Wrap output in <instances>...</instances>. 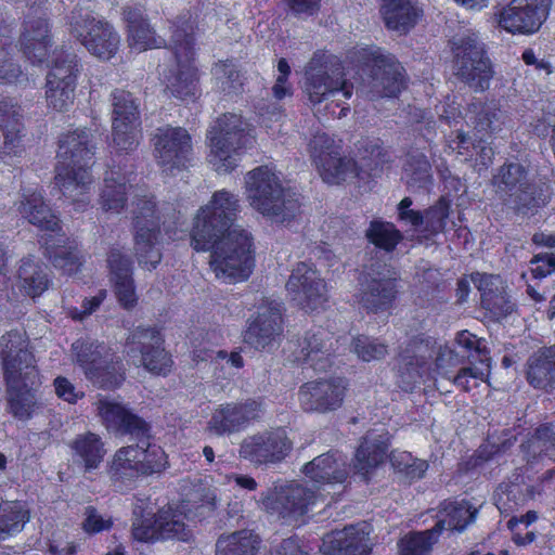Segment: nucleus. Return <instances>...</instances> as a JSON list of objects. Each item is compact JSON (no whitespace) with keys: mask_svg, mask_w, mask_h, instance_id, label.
Returning <instances> with one entry per match:
<instances>
[{"mask_svg":"<svg viewBox=\"0 0 555 555\" xmlns=\"http://www.w3.org/2000/svg\"><path fill=\"white\" fill-rule=\"evenodd\" d=\"M302 473L319 486L343 483L348 476L345 461L333 452L321 454L305 464Z\"/></svg>","mask_w":555,"mask_h":555,"instance_id":"31","label":"nucleus"},{"mask_svg":"<svg viewBox=\"0 0 555 555\" xmlns=\"http://www.w3.org/2000/svg\"><path fill=\"white\" fill-rule=\"evenodd\" d=\"M11 24L7 22L0 11V82L13 83L23 78V73L17 64L9 56L8 48L11 47Z\"/></svg>","mask_w":555,"mask_h":555,"instance_id":"50","label":"nucleus"},{"mask_svg":"<svg viewBox=\"0 0 555 555\" xmlns=\"http://www.w3.org/2000/svg\"><path fill=\"white\" fill-rule=\"evenodd\" d=\"M358 150V168L362 178L369 176L383 163V151L378 140L365 139L359 141L357 144Z\"/></svg>","mask_w":555,"mask_h":555,"instance_id":"58","label":"nucleus"},{"mask_svg":"<svg viewBox=\"0 0 555 555\" xmlns=\"http://www.w3.org/2000/svg\"><path fill=\"white\" fill-rule=\"evenodd\" d=\"M527 379L531 386L550 391L555 386V345L534 352L527 362Z\"/></svg>","mask_w":555,"mask_h":555,"instance_id":"34","label":"nucleus"},{"mask_svg":"<svg viewBox=\"0 0 555 555\" xmlns=\"http://www.w3.org/2000/svg\"><path fill=\"white\" fill-rule=\"evenodd\" d=\"M154 156L164 171L185 169L193 158L192 138L182 127L164 126L153 135Z\"/></svg>","mask_w":555,"mask_h":555,"instance_id":"17","label":"nucleus"},{"mask_svg":"<svg viewBox=\"0 0 555 555\" xmlns=\"http://www.w3.org/2000/svg\"><path fill=\"white\" fill-rule=\"evenodd\" d=\"M299 349L298 360L309 362L318 372L326 371L334 351L333 335L322 327L310 330L299 341Z\"/></svg>","mask_w":555,"mask_h":555,"instance_id":"28","label":"nucleus"},{"mask_svg":"<svg viewBox=\"0 0 555 555\" xmlns=\"http://www.w3.org/2000/svg\"><path fill=\"white\" fill-rule=\"evenodd\" d=\"M240 208L237 195L227 190L215 192L208 204L201 207L194 218L191 231L192 247L204 248L221 233L241 228L234 224Z\"/></svg>","mask_w":555,"mask_h":555,"instance_id":"9","label":"nucleus"},{"mask_svg":"<svg viewBox=\"0 0 555 555\" xmlns=\"http://www.w3.org/2000/svg\"><path fill=\"white\" fill-rule=\"evenodd\" d=\"M75 86L47 80L46 99L48 106L56 112L68 111L75 100Z\"/></svg>","mask_w":555,"mask_h":555,"instance_id":"60","label":"nucleus"},{"mask_svg":"<svg viewBox=\"0 0 555 555\" xmlns=\"http://www.w3.org/2000/svg\"><path fill=\"white\" fill-rule=\"evenodd\" d=\"M211 241L209 246L193 248L210 250L209 267L215 276L229 284L247 280L255 266L250 234L243 228H233Z\"/></svg>","mask_w":555,"mask_h":555,"instance_id":"5","label":"nucleus"},{"mask_svg":"<svg viewBox=\"0 0 555 555\" xmlns=\"http://www.w3.org/2000/svg\"><path fill=\"white\" fill-rule=\"evenodd\" d=\"M208 139L209 163L219 173L232 171L237 166L241 152L251 143L248 124L236 114H225L219 118Z\"/></svg>","mask_w":555,"mask_h":555,"instance_id":"10","label":"nucleus"},{"mask_svg":"<svg viewBox=\"0 0 555 555\" xmlns=\"http://www.w3.org/2000/svg\"><path fill=\"white\" fill-rule=\"evenodd\" d=\"M94 154L95 144L90 130L76 129L59 140L55 184L80 209L88 204L85 196L92 184L90 167Z\"/></svg>","mask_w":555,"mask_h":555,"instance_id":"2","label":"nucleus"},{"mask_svg":"<svg viewBox=\"0 0 555 555\" xmlns=\"http://www.w3.org/2000/svg\"><path fill=\"white\" fill-rule=\"evenodd\" d=\"M29 520V511L20 502L0 505V540L21 532Z\"/></svg>","mask_w":555,"mask_h":555,"instance_id":"51","label":"nucleus"},{"mask_svg":"<svg viewBox=\"0 0 555 555\" xmlns=\"http://www.w3.org/2000/svg\"><path fill=\"white\" fill-rule=\"evenodd\" d=\"M552 0H512L500 13V26L512 34L530 35L547 18Z\"/></svg>","mask_w":555,"mask_h":555,"instance_id":"18","label":"nucleus"},{"mask_svg":"<svg viewBox=\"0 0 555 555\" xmlns=\"http://www.w3.org/2000/svg\"><path fill=\"white\" fill-rule=\"evenodd\" d=\"M403 67L391 56L378 55L370 70L372 96H396L404 88Z\"/></svg>","mask_w":555,"mask_h":555,"instance_id":"25","label":"nucleus"},{"mask_svg":"<svg viewBox=\"0 0 555 555\" xmlns=\"http://www.w3.org/2000/svg\"><path fill=\"white\" fill-rule=\"evenodd\" d=\"M70 34L94 56L112 59L120 46V37L114 27L98 20L90 12L76 9L69 16Z\"/></svg>","mask_w":555,"mask_h":555,"instance_id":"12","label":"nucleus"},{"mask_svg":"<svg viewBox=\"0 0 555 555\" xmlns=\"http://www.w3.org/2000/svg\"><path fill=\"white\" fill-rule=\"evenodd\" d=\"M353 350L363 361L380 360L388 353L387 346L376 338L359 336L353 340Z\"/></svg>","mask_w":555,"mask_h":555,"instance_id":"64","label":"nucleus"},{"mask_svg":"<svg viewBox=\"0 0 555 555\" xmlns=\"http://www.w3.org/2000/svg\"><path fill=\"white\" fill-rule=\"evenodd\" d=\"M134 253L140 266L147 270L155 269L162 260L160 224L172 220L173 209H157L152 198H140L133 210Z\"/></svg>","mask_w":555,"mask_h":555,"instance_id":"7","label":"nucleus"},{"mask_svg":"<svg viewBox=\"0 0 555 555\" xmlns=\"http://www.w3.org/2000/svg\"><path fill=\"white\" fill-rule=\"evenodd\" d=\"M245 186L250 207L273 222L291 221L300 211L296 194L285 189L280 177L268 166L247 172Z\"/></svg>","mask_w":555,"mask_h":555,"instance_id":"3","label":"nucleus"},{"mask_svg":"<svg viewBox=\"0 0 555 555\" xmlns=\"http://www.w3.org/2000/svg\"><path fill=\"white\" fill-rule=\"evenodd\" d=\"M380 13L388 29L406 34L416 25L423 10L412 0H383Z\"/></svg>","mask_w":555,"mask_h":555,"instance_id":"33","label":"nucleus"},{"mask_svg":"<svg viewBox=\"0 0 555 555\" xmlns=\"http://www.w3.org/2000/svg\"><path fill=\"white\" fill-rule=\"evenodd\" d=\"M430 338L414 340L411 349L401 356L398 365V386L404 391H411L420 384L428 359L433 357L429 350Z\"/></svg>","mask_w":555,"mask_h":555,"instance_id":"27","label":"nucleus"},{"mask_svg":"<svg viewBox=\"0 0 555 555\" xmlns=\"http://www.w3.org/2000/svg\"><path fill=\"white\" fill-rule=\"evenodd\" d=\"M498 508L504 513H512L526 502V495L518 485H501L494 494Z\"/></svg>","mask_w":555,"mask_h":555,"instance_id":"63","label":"nucleus"},{"mask_svg":"<svg viewBox=\"0 0 555 555\" xmlns=\"http://www.w3.org/2000/svg\"><path fill=\"white\" fill-rule=\"evenodd\" d=\"M259 543L258 535L249 530H241L221 535L217 540L216 550L224 555H256Z\"/></svg>","mask_w":555,"mask_h":555,"instance_id":"48","label":"nucleus"},{"mask_svg":"<svg viewBox=\"0 0 555 555\" xmlns=\"http://www.w3.org/2000/svg\"><path fill=\"white\" fill-rule=\"evenodd\" d=\"M439 533L435 528L412 532L400 539L398 543L400 555H430Z\"/></svg>","mask_w":555,"mask_h":555,"instance_id":"55","label":"nucleus"},{"mask_svg":"<svg viewBox=\"0 0 555 555\" xmlns=\"http://www.w3.org/2000/svg\"><path fill=\"white\" fill-rule=\"evenodd\" d=\"M216 87L223 92H236L241 86V74L233 61H219L211 68Z\"/></svg>","mask_w":555,"mask_h":555,"instance_id":"59","label":"nucleus"},{"mask_svg":"<svg viewBox=\"0 0 555 555\" xmlns=\"http://www.w3.org/2000/svg\"><path fill=\"white\" fill-rule=\"evenodd\" d=\"M451 42L454 75L475 92L486 91L493 69L479 36L467 29L455 35Z\"/></svg>","mask_w":555,"mask_h":555,"instance_id":"8","label":"nucleus"},{"mask_svg":"<svg viewBox=\"0 0 555 555\" xmlns=\"http://www.w3.org/2000/svg\"><path fill=\"white\" fill-rule=\"evenodd\" d=\"M321 178L328 184H339L341 182L362 178L359 172L358 163L350 157L341 156L338 152L335 157H330L317 168Z\"/></svg>","mask_w":555,"mask_h":555,"instance_id":"44","label":"nucleus"},{"mask_svg":"<svg viewBox=\"0 0 555 555\" xmlns=\"http://www.w3.org/2000/svg\"><path fill=\"white\" fill-rule=\"evenodd\" d=\"M22 118L21 107L13 99L0 100V127L4 137L2 153L5 155H18L23 151L24 125Z\"/></svg>","mask_w":555,"mask_h":555,"instance_id":"32","label":"nucleus"},{"mask_svg":"<svg viewBox=\"0 0 555 555\" xmlns=\"http://www.w3.org/2000/svg\"><path fill=\"white\" fill-rule=\"evenodd\" d=\"M293 449L285 429L270 428L247 435L238 448V456L255 467L272 466L283 462Z\"/></svg>","mask_w":555,"mask_h":555,"instance_id":"14","label":"nucleus"},{"mask_svg":"<svg viewBox=\"0 0 555 555\" xmlns=\"http://www.w3.org/2000/svg\"><path fill=\"white\" fill-rule=\"evenodd\" d=\"M388 450L387 439L367 434L356 453L354 467L365 476L371 468L376 467L385 459Z\"/></svg>","mask_w":555,"mask_h":555,"instance_id":"43","label":"nucleus"},{"mask_svg":"<svg viewBox=\"0 0 555 555\" xmlns=\"http://www.w3.org/2000/svg\"><path fill=\"white\" fill-rule=\"evenodd\" d=\"M88 379L95 386L104 389L119 387L125 380V369L121 359L114 352L95 370L88 372Z\"/></svg>","mask_w":555,"mask_h":555,"instance_id":"46","label":"nucleus"},{"mask_svg":"<svg viewBox=\"0 0 555 555\" xmlns=\"http://www.w3.org/2000/svg\"><path fill=\"white\" fill-rule=\"evenodd\" d=\"M101 424L117 437L128 436L135 443L120 447L106 464V474L112 482L125 485L162 473L167 466V455L156 443L151 442V425L124 403L98 396L93 402Z\"/></svg>","mask_w":555,"mask_h":555,"instance_id":"1","label":"nucleus"},{"mask_svg":"<svg viewBox=\"0 0 555 555\" xmlns=\"http://www.w3.org/2000/svg\"><path fill=\"white\" fill-rule=\"evenodd\" d=\"M73 351L87 378L89 371L95 370L113 353L104 344L94 340H77L73 344Z\"/></svg>","mask_w":555,"mask_h":555,"instance_id":"49","label":"nucleus"},{"mask_svg":"<svg viewBox=\"0 0 555 555\" xmlns=\"http://www.w3.org/2000/svg\"><path fill=\"white\" fill-rule=\"evenodd\" d=\"M128 189L125 178L118 172H106L101 193L102 208L118 214L126 205Z\"/></svg>","mask_w":555,"mask_h":555,"instance_id":"47","label":"nucleus"},{"mask_svg":"<svg viewBox=\"0 0 555 555\" xmlns=\"http://www.w3.org/2000/svg\"><path fill=\"white\" fill-rule=\"evenodd\" d=\"M191 508L186 504H181L177 508L168 506L158 511V530L162 540L177 539L188 541L192 537V531L184 522L186 512Z\"/></svg>","mask_w":555,"mask_h":555,"instance_id":"39","label":"nucleus"},{"mask_svg":"<svg viewBox=\"0 0 555 555\" xmlns=\"http://www.w3.org/2000/svg\"><path fill=\"white\" fill-rule=\"evenodd\" d=\"M404 178L409 186L427 188L431 181V166L427 157L422 153H412L404 164Z\"/></svg>","mask_w":555,"mask_h":555,"instance_id":"54","label":"nucleus"},{"mask_svg":"<svg viewBox=\"0 0 555 555\" xmlns=\"http://www.w3.org/2000/svg\"><path fill=\"white\" fill-rule=\"evenodd\" d=\"M260 414L261 403L254 399L222 403L212 411L207 429L219 437L230 436L245 429Z\"/></svg>","mask_w":555,"mask_h":555,"instance_id":"19","label":"nucleus"},{"mask_svg":"<svg viewBox=\"0 0 555 555\" xmlns=\"http://www.w3.org/2000/svg\"><path fill=\"white\" fill-rule=\"evenodd\" d=\"M365 524L351 525L323 539L321 548L331 555H369L371 552Z\"/></svg>","mask_w":555,"mask_h":555,"instance_id":"26","label":"nucleus"},{"mask_svg":"<svg viewBox=\"0 0 555 555\" xmlns=\"http://www.w3.org/2000/svg\"><path fill=\"white\" fill-rule=\"evenodd\" d=\"M124 18L127 23L130 48L141 52L160 46L162 41L155 37L154 30L140 9H124Z\"/></svg>","mask_w":555,"mask_h":555,"instance_id":"36","label":"nucleus"},{"mask_svg":"<svg viewBox=\"0 0 555 555\" xmlns=\"http://www.w3.org/2000/svg\"><path fill=\"white\" fill-rule=\"evenodd\" d=\"M315 500L317 494L312 490L293 481L262 494L260 503L263 509L276 515L284 524L299 526Z\"/></svg>","mask_w":555,"mask_h":555,"instance_id":"13","label":"nucleus"},{"mask_svg":"<svg viewBox=\"0 0 555 555\" xmlns=\"http://www.w3.org/2000/svg\"><path fill=\"white\" fill-rule=\"evenodd\" d=\"M304 92L312 105L325 101L335 103L340 107L337 115L340 118L349 111L345 101L351 98L353 86L346 79L338 57L317 51L305 66Z\"/></svg>","mask_w":555,"mask_h":555,"instance_id":"4","label":"nucleus"},{"mask_svg":"<svg viewBox=\"0 0 555 555\" xmlns=\"http://www.w3.org/2000/svg\"><path fill=\"white\" fill-rule=\"evenodd\" d=\"M347 389L343 378L318 379L305 383L298 391L300 406L306 412L326 413L337 410Z\"/></svg>","mask_w":555,"mask_h":555,"instance_id":"21","label":"nucleus"},{"mask_svg":"<svg viewBox=\"0 0 555 555\" xmlns=\"http://www.w3.org/2000/svg\"><path fill=\"white\" fill-rule=\"evenodd\" d=\"M282 306L273 300L263 301L256 317L249 321L244 341L257 350L272 345L282 333Z\"/></svg>","mask_w":555,"mask_h":555,"instance_id":"24","label":"nucleus"},{"mask_svg":"<svg viewBox=\"0 0 555 555\" xmlns=\"http://www.w3.org/2000/svg\"><path fill=\"white\" fill-rule=\"evenodd\" d=\"M285 287L291 300L306 312L319 311L327 302L326 283L311 263L298 262Z\"/></svg>","mask_w":555,"mask_h":555,"instance_id":"16","label":"nucleus"},{"mask_svg":"<svg viewBox=\"0 0 555 555\" xmlns=\"http://www.w3.org/2000/svg\"><path fill=\"white\" fill-rule=\"evenodd\" d=\"M18 279L22 288L30 297L41 295L49 286L47 268L31 258L21 260Z\"/></svg>","mask_w":555,"mask_h":555,"instance_id":"45","label":"nucleus"},{"mask_svg":"<svg viewBox=\"0 0 555 555\" xmlns=\"http://www.w3.org/2000/svg\"><path fill=\"white\" fill-rule=\"evenodd\" d=\"M7 386L9 412L20 421L30 420L41 408L38 388L41 385L39 370L36 371L34 383L26 379L25 373L3 377Z\"/></svg>","mask_w":555,"mask_h":555,"instance_id":"23","label":"nucleus"},{"mask_svg":"<svg viewBox=\"0 0 555 555\" xmlns=\"http://www.w3.org/2000/svg\"><path fill=\"white\" fill-rule=\"evenodd\" d=\"M171 46L175 61L163 72L166 89L180 100L194 98L198 89V75L193 64V25L189 20L180 18L172 25Z\"/></svg>","mask_w":555,"mask_h":555,"instance_id":"6","label":"nucleus"},{"mask_svg":"<svg viewBox=\"0 0 555 555\" xmlns=\"http://www.w3.org/2000/svg\"><path fill=\"white\" fill-rule=\"evenodd\" d=\"M17 209L29 223L42 230L57 232L61 229L59 218L44 203L41 193L24 194Z\"/></svg>","mask_w":555,"mask_h":555,"instance_id":"37","label":"nucleus"},{"mask_svg":"<svg viewBox=\"0 0 555 555\" xmlns=\"http://www.w3.org/2000/svg\"><path fill=\"white\" fill-rule=\"evenodd\" d=\"M51 44L50 26L44 16H28L21 35V47L31 63H41Z\"/></svg>","mask_w":555,"mask_h":555,"instance_id":"29","label":"nucleus"},{"mask_svg":"<svg viewBox=\"0 0 555 555\" xmlns=\"http://www.w3.org/2000/svg\"><path fill=\"white\" fill-rule=\"evenodd\" d=\"M73 460L86 472L96 469L106 454L105 443L100 435L87 431L77 435L70 443Z\"/></svg>","mask_w":555,"mask_h":555,"instance_id":"35","label":"nucleus"},{"mask_svg":"<svg viewBox=\"0 0 555 555\" xmlns=\"http://www.w3.org/2000/svg\"><path fill=\"white\" fill-rule=\"evenodd\" d=\"M398 273L390 264L372 260L359 278L358 304L367 312L388 310L397 295Z\"/></svg>","mask_w":555,"mask_h":555,"instance_id":"11","label":"nucleus"},{"mask_svg":"<svg viewBox=\"0 0 555 555\" xmlns=\"http://www.w3.org/2000/svg\"><path fill=\"white\" fill-rule=\"evenodd\" d=\"M0 357L3 377L25 373L26 379L34 383L38 367L34 354L28 350V341L24 332L14 330L1 336Z\"/></svg>","mask_w":555,"mask_h":555,"instance_id":"22","label":"nucleus"},{"mask_svg":"<svg viewBox=\"0 0 555 555\" xmlns=\"http://www.w3.org/2000/svg\"><path fill=\"white\" fill-rule=\"evenodd\" d=\"M520 450L528 463L543 455L553 457L555 453V426L550 423L538 426L533 434L520 444Z\"/></svg>","mask_w":555,"mask_h":555,"instance_id":"41","label":"nucleus"},{"mask_svg":"<svg viewBox=\"0 0 555 555\" xmlns=\"http://www.w3.org/2000/svg\"><path fill=\"white\" fill-rule=\"evenodd\" d=\"M528 181L527 169L518 163L504 164L492 178L498 197L504 202Z\"/></svg>","mask_w":555,"mask_h":555,"instance_id":"40","label":"nucleus"},{"mask_svg":"<svg viewBox=\"0 0 555 555\" xmlns=\"http://www.w3.org/2000/svg\"><path fill=\"white\" fill-rule=\"evenodd\" d=\"M67 238L64 235H49L44 238L46 256L55 268L66 274H74L80 266L77 251L73 246H66Z\"/></svg>","mask_w":555,"mask_h":555,"instance_id":"42","label":"nucleus"},{"mask_svg":"<svg viewBox=\"0 0 555 555\" xmlns=\"http://www.w3.org/2000/svg\"><path fill=\"white\" fill-rule=\"evenodd\" d=\"M477 509L467 501H444L438 512V521L435 530L441 533L443 530H464L475 520Z\"/></svg>","mask_w":555,"mask_h":555,"instance_id":"38","label":"nucleus"},{"mask_svg":"<svg viewBox=\"0 0 555 555\" xmlns=\"http://www.w3.org/2000/svg\"><path fill=\"white\" fill-rule=\"evenodd\" d=\"M547 202L548 198L542 193L540 186L528 180L526 185L519 188L503 203L511 206L517 214L527 215L529 211L546 205Z\"/></svg>","mask_w":555,"mask_h":555,"instance_id":"52","label":"nucleus"},{"mask_svg":"<svg viewBox=\"0 0 555 555\" xmlns=\"http://www.w3.org/2000/svg\"><path fill=\"white\" fill-rule=\"evenodd\" d=\"M434 344L435 343L431 340L429 350L431 351V354H436V370L442 378L451 380L455 375L454 370H459L461 366L465 365V354L460 353L454 348L448 346H438L435 351L433 350Z\"/></svg>","mask_w":555,"mask_h":555,"instance_id":"57","label":"nucleus"},{"mask_svg":"<svg viewBox=\"0 0 555 555\" xmlns=\"http://www.w3.org/2000/svg\"><path fill=\"white\" fill-rule=\"evenodd\" d=\"M308 152L315 168L320 167L330 157H335L339 152V146L325 132H315L308 143Z\"/></svg>","mask_w":555,"mask_h":555,"instance_id":"61","label":"nucleus"},{"mask_svg":"<svg viewBox=\"0 0 555 555\" xmlns=\"http://www.w3.org/2000/svg\"><path fill=\"white\" fill-rule=\"evenodd\" d=\"M423 216L424 228L422 231L424 237L428 238L444 230L449 217V205L444 199H440L436 205L426 209Z\"/></svg>","mask_w":555,"mask_h":555,"instance_id":"62","label":"nucleus"},{"mask_svg":"<svg viewBox=\"0 0 555 555\" xmlns=\"http://www.w3.org/2000/svg\"><path fill=\"white\" fill-rule=\"evenodd\" d=\"M112 135L115 149L131 152L137 149L140 139V112L138 100L126 90L117 89L112 93Z\"/></svg>","mask_w":555,"mask_h":555,"instance_id":"15","label":"nucleus"},{"mask_svg":"<svg viewBox=\"0 0 555 555\" xmlns=\"http://www.w3.org/2000/svg\"><path fill=\"white\" fill-rule=\"evenodd\" d=\"M466 124L472 128L476 141L483 142L501 130L502 112L494 102L473 101L466 112Z\"/></svg>","mask_w":555,"mask_h":555,"instance_id":"30","label":"nucleus"},{"mask_svg":"<svg viewBox=\"0 0 555 555\" xmlns=\"http://www.w3.org/2000/svg\"><path fill=\"white\" fill-rule=\"evenodd\" d=\"M79 73L77 55L68 51H59L55 53L52 67L47 75V80L54 82L68 83L76 87V78Z\"/></svg>","mask_w":555,"mask_h":555,"instance_id":"53","label":"nucleus"},{"mask_svg":"<svg viewBox=\"0 0 555 555\" xmlns=\"http://www.w3.org/2000/svg\"><path fill=\"white\" fill-rule=\"evenodd\" d=\"M366 236L376 247L392 251L403 238L401 232L391 222L374 220L366 230Z\"/></svg>","mask_w":555,"mask_h":555,"instance_id":"56","label":"nucleus"},{"mask_svg":"<svg viewBox=\"0 0 555 555\" xmlns=\"http://www.w3.org/2000/svg\"><path fill=\"white\" fill-rule=\"evenodd\" d=\"M164 339L160 333L152 327H137L128 338L129 353L139 352L141 364L151 373L166 375L171 367L172 360L163 347Z\"/></svg>","mask_w":555,"mask_h":555,"instance_id":"20","label":"nucleus"}]
</instances>
